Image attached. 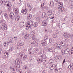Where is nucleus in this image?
<instances>
[{
	"instance_id": "43",
	"label": "nucleus",
	"mask_w": 73,
	"mask_h": 73,
	"mask_svg": "<svg viewBox=\"0 0 73 73\" xmlns=\"http://www.w3.org/2000/svg\"><path fill=\"white\" fill-rule=\"evenodd\" d=\"M73 65V64L72 63H71L70 64V65H69V66H70V68H72V66Z\"/></svg>"
},
{
	"instance_id": "46",
	"label": "nucleus",
	"mask_w": 73,
	"mask_h": 73,
	"mask_svg": "<svg viewBox=\"0 0 73 73\" xmlns=\"http://www.w3.org/2000/svg\"><path fill=\"white\" fill-rule=\"evenodd\" d=\"M71 54H72H72H73V48H72L71 49Z\"/></svg>"
},
{
	"instance_id": "24",
	"label": "nucleus",
	"mask_w": 73,
	"mask_h": 73,
	"mask_svg": "<svg viewBox=\"0 0 73 73\" xmlns=\"http://www.w3.org/2000/svg\"><path fill=\"white\" fill-rule=\"evenodd\" d=\"M38 23L37 22H35L34 24H33V26L35 27H37V26H38Z\"/></svg>"
},
{
	"instance_id": "54",
	"label": "nucleus",
	"mask_w": 73,
	"mask_h": 73,
	"mask_svg": "<svg viewBox=\"0 0 73 73\" xmlns=\"http://www.w3.org/2000/svg\"><path fill=\"white\" fill-rule=\"evenodd\" d=\"M0 3H1V4H3V3H4V2H3V1H1V0Z\"/></svg>"
},
{
	"instance_id": "6",
	"label": "nucleus",
	"mask_w": 73,
	"mask_h": 73,
	"mask_svg": "<svg viewBox=\"0 0 73 73\" xmlns=\"http://www.w3.org/2000/svg\"><path fill=\"white\" fill-rule=\"evenodd\" d=\"M5 5H7L8 7H12V4L9 1H6L5 2Z\"/></svg>"
},
{
	"instance_id": "44",
	"label": "nucleus",
	"mask_w": 73,
	"mask_h": 73,
	"mask_svg": "<svg viewBox=\"0 0 73 73\" xmlns=\"http://www.w3.org/2000/svg\"><path fill=\"white\" fill-rule=\"evenodd\" d=\"M27 55H25L24 57H23V58L25 60H26L27 58Z\"/></svg>"
},
{
	"instance_id": "40",
	"label": "nucleus",
	"mask_w": 73,
	"mask_h": 73,
	"mask_svg": "<svg viewBox=\"0 0 73 73\" xmlns=\"http://www.w3.org/2000/svg\"><path fill=\"white\" fill-rule=\"evenodd\" d=\"M27 13V9H25L24 10V14H26Z\"/></svg>"
},
{
	"instance_id": "39",
	"label": "nucleus",
	"mask_w": 73,
	"mask_h": 73,
	"mask_svg": "<svg viewBox=\"0 0 73 73\" xmlns=\"http://www.w3.org/2000/svg\"><path fill=\"white\" fill-rule=\"evenodd\" d=\"M62 5V3L61 2H60V3H58V6H60V5Z\"/></svg>"
},
{
	"instance_id": "49",
	"label": "nucleus",
	"mask_w": 73,
	"mask_h": 73,
	"mask_svg": "<svg viewBox=\"0 0 73 73\" xmlns=\"http://www.w3.org/2000/svg\"><path fill=\"white\" fill-rule=\"evenodd\" d=\"M70 8H73V3H71V5H70Z\"/></svg>"
},
{
	"instance_id": "21",
	"label": "nucleus",
	"mask_w": 73,
	"mask_h": 73,
	"mask_svg": "<svg viewBox=\"0 0 73 73\" xmlns=\"http://www.w3.org/2000/svg\"><path fill=\"white\" fill-rule=\"evenodd\" d=\"M41 58V60H42V62L43 61L44 62H45L46 61V59L45 58Z\"/></svg>"
},
{
	"instance_id": "22",
	"label": "nucleus",
	"mask_w": 73,
	"mask_h": 73,
	"mask_svg": "<svg viewBox=\"0 0 73 73\" xmlns=\"http://www.w3.org/2000/svg\"><path fill=\"white\" fill-rule=\"evenodd\" d=\"M38 64H41V62H42V60H41V58H38Z\"/></svg>"
},
{
	"instance_id": "32",
	"label": "nucleus",
	"mask_w": 73,
	"mask_h": 73,
	"mask_svg": "<svg viewBox=\"0 0 73 73\" xmlns=\"http://www.w3.org/2000/svg\"><path fill=\"white\" fill-rule=\"evenodd\" d=\"M48 52H53V50L52 48H50L48 50Z\"/></svg>"
},
{
	"instance_id": "62",
	"label": "nucleus",
	"mask_w": 73,
	"mask_h": 73,
	"mask_svg": "<svg viewBox=\"0 0 73 73\" xmlns=\"http://www.w3.org/2000/svg\"><path fill=\"white\" fill-rule=\"evenodd\" d=\"M55 69V70H56V71H57V67H56V66H55V67H54Z\"/></svg>"
},
{
	"instance_id": "53",
	"label": "nucleus",
	"mask_w": 73,
	"mask_h": 73,
	"mask_svg": "<svg viewBox=\"0 0 73 73\" xmlns=\"http://www.w3.org/2000/svg\"><path fill=\"white\" fill-rule=\"evenodd\" d=\"M20 55L21 56V57H23V54H21V53H20Z\"/></svg>"
},
{
	"instance_id": "33",
	"label": "nucleus",
	"mask_w": 73,
	"mask_h": 73,
	"mask_svg": "<svg viewBox=\"0 0 73 73\" xmlns=\"http://www.w3.org/2000/svg\"><path fill=\"white\" fill-rule=\"evenodd\" d=\"M19 45L20 46H23L24 45V42H21L19 43Z\"/></svg>"
},
{
	"instance_id": "25",
	"label": "nucleus",
	"mask_w": 73,
	"mask_h": 73,
	"mask_svg": "<svg viewBox=\"0 0 73 73\" xmlns=\"http://www.w3.org/2000/svg\"><path fill=\"white\" fill-rule=\"evenodd\" d=\"M42 17L43 18H44L45 17V15H46V13L45 12H43L42 13Z\"/></svg>"
},
{
	"instance_id": "36",
	"label": "nucleus",
	"mask_w": 73,
	"mask_h": 73,
	"mask_svg": "<svg viewBox=\"0 0 73 73\" xmlns=\"http://www.w3.org/2000/svg\"><path fill=\"white\" fill-rule=\"evenodd\" d=\"M44 3H42L41 5V9L42 8H43V7L44 6Z\"/></svg>"
},
{
	"instance_id": "50",
	"label": "nucleus",
	"mask_w": 73,
	"mask_h": 73,
	"mask_svg": "<svg viewBox=\"0 0 73 73\" xmlns=\"http://www.w3.org/2000/svg\"><path fill=\"white\" fill-rule=\"evenodd\" d=\"M38 51H39V49H36L35 51L36 53H37Z\"/></svg>"
},
{
	"instance_id": "18",
	"label": "nucleus",
	"mask_w": 73,
	"mask_h": 73,
	"mask_svg": "<svg viewBox=\"0 0 73 73\" xmlns=\"http://www.w3.org/2000/svg\"><path fill=\"white\" fill-rule=\"evenodd\" d=\"M10 40L9 42L10 43H13V40L14 38H13V37H11L10 38Z\"/></svg>"
},
{
	"instance_id": "14",
	"label": "nucleus",
	"mask_w": 73,
	"mask_h": 73,
	"mask_svg": "<svg viewBox=\"0 0 73 73\" xmlns=\"http://www.w3.org/2000/svg\"><path fill=\"white\" fill-rule=\"evenodd\" d=\"M48 16V17L50 18V19H54V14H52L50 15H49Z\"/></svg>"
},
{
	"instance_id": "42",
	"label": "nucleus",
	"mask_w": 73,
	"mask_h": 73,
	"mask_svg": "<svg viewBox=\"0 0 73 73\" xmlns=\"http://www.w3.org/2000/svg\"><path fill=\"white\" fill-rule=\"evenodd\" d=\"M53 66L52 65V66H51V67L50 68V70H53V69H54V68H53Z\"/></svg>"
},
{
	"instance_id": "16",
	"label": "nucleus",
	"mask_w": 73,
	"mask_h": 73,
	"mask_svg": "<svg viewBox=\"0 0 73 73\" xmlns=\"http://www.w3.org/2000/svg\"><path fill=\"white\" fill-rule=\"evenodd\" d=\"M49 5L50 7H53L54 5V2L53 1H51Z\"/></svg>"
},
{
	"instance_id": "34",
	"label": "nucleus",
	"mask_w": 73,
	"mask_h": 73,
	"mask_svg": "<svg viewBox=\"0 0 73 73\" xmlns=\"http://www.w3.org/2000/svg\"><path fill=\"white\" fill-rule=\"evenodd\" d=\"M19 16H17V17L15 18V20L16 21H18V20H20V19L19 18Z\"/></svg>"
},
{
	"instance_id": "5",
	"label": "nucleus",
	"mask_w": 73,
	"mask_h": 73,
	"mask_svg": "<svg viewBox=\"0 0 73 73\" xmlns=\"http://www.w3.org/2000/svg\"><path fill=\"white\" fill-rule=\"evenodd\" d=\"M54 47L55 49H60L61 48V46L60 44H54Z\"/></svg>"
},
{
	"instance_id": "59",
	"label": "nucleus",
	"mask_w": 73,
	"mask_h": 73,
	"mask_svg": "<svg viewBox=\"0 0 73 73\" xmlns=\"http://www.w3.org/2000/svg\"><path fill=\"white\" fill-rule=\"evenodd\" d=\"M14 38H15V40H17V37H14Z\"/></svg>"
},
{
	"instance_id": "8",
	"label": "nucleus",
	"mask_w": 73,
	"mask_h": 73,
	"mask_svg": "<svg viewBox=\"0 0 73 73\" xmlns=\"http://www.w3.org/2000/svg\"><path fill=\"white\" fill-rule=\"evenodd\" d=\"M60 45L61 46H62L65 47L66 46V43L65 41H62L60 42Z\"/></svg>"
},
{
	"instance_id": "64",
	"label": "nucleus",
	"mask_w": 73,
	"mask_h": 73,
	"mask_svg": "<svg viewBox=\"0 0 73 73\" xmlns=\"http://www.w3.org/2000/svg\"><path fill=\"white\" fill-rule=\"evenodd\" d=\"M0 73H4V72L0 70Z\"/></svg>"
},
{
	"instance_id": "31",
	"label": "nucleus",
	"mask_w": 73,
	"mask_h": 73,
	"mask_svg": "<svg viewBox=\"0 0 73 73\" xmlns=\"http://www.w3.org/2000/svg\"><path fill=\"white\" fill-rule=\"evenodd\" d=\"M32 48H31L30 49H29L28 51L30 53V54H32Z\"/></svg>"
},
{
	"instance_id": "13",
	"label": "nucleus",
	"mask_w": 73,
	"mask_h": 73,
	"mask_svg": "<svg viewBox=\"0 0 73 73\" xmlns=\"http://www.w3.org/2000/svg\"><path fill=\"white\" fill-rule=\"evenodd\" d=\"M7 25H5L4 26H3L1 27V29L3 30V31H4L5 30H6L7 29Z\"/></svg>"
},
{
	"instance_id": "1",
	"label": "nucleus",
	"mask_w": 73,
	"mask_h": 73,
	"mask_svg": "<svg viewBox=\"0 0 73 73\" xmlns=\"http://www.w3.org/2000/svg\"><path fill=\"white\" fill-rule=\"evenodd\" d=\"M15 64L14 65L15 68L14 71H17V70H18L20 68V65L22 64V62L19 59H16L15 61Z\"/></svg>"
},
{
	"instance_id": "9",
	"label": "nucleus",
	"mask_w": 73,
	"mask_h": 73,
	"mask_svg": "<svg viewBox=\"0 0 73 73\" xmlns=\"http://www.w3.org/2000/svg\"><path fill=\"white\" fill-rule=\"evenodd\" d=\"M4 15L5 18L7 20V21H8V20H9V17L8 16V15L7 13H5L4 14Z\"/></svg>"
},
{
	"instance_id": "23",
	"label": "nucleus",
	"mask_w": 73,
	"mask_h": 73,
	"mask_svg": "<svg viewBox=\"0 0 73 73\" xmlns=\"http://www.w3.org/2000/svg\"><path fill=\"white\" fill-rule=\"evenodd\" d=\"M52 14V11L50 10V11H48L47 12V14L48 15V16L50 15H51Z\"/></svg>"
},
{
	"instance_id": "28",
	"label": "nucleus",
	"mask_w": 73,
	"mask_h": 73,
	"mask_svg": "<svg viewBox=\"0 0 73 73\" xmlns=\"http://www.w3.org/2000/svg\"><path fill=\"white\" fill-rule=\"evenodd\" d=\"M44 39L45 41H47L48 39V36L46 35H45Z\"/></svg>"
},
{
	"instance_id": "4",
	"label": "nucleus",
	"mask_w": 73,
	"mask_h": 73,
	"mask_svg": "<svg viewBox=\"0 0 73 73\" xmlns=\"http://www.w3.org/2000/svg\"><path fill=\"white\" fill-rule=\"evenodd\" d=\"M64 54H70V49L69 48H67V49H64Z\"/></svg>"
},
{
	"instance_id": "7",
	"label": "nucleus",
	"mask_w": 73,
	"mask_h": 73,
	"mask_svg": "<svg viewBox=\"0 0 73 73\" xmlns=\"http://www.w3.org/2000/svg\"><path fill=\"white\" fill-rule=\"evenodd\" d=\"M58 11H61V12H63L65 10L64 9V8L62 6H60L58 7Z\"/></svg>"
},
{
	"instance_id": "3",
	"label": "nucleus",
	"mask_w": 73,
	"mask_h": 73,
	"mask_svg": "<svg viewBox=\"0 0 73 73\" xmlns=\"http://www.w3.org/2000/svg\"><path fill=\"white\" fill-rule=\"evenodd\" d=\"M36 32L35 30L32 31L31 32L30 34L31 35L33 36L32 38L33 40H36V39L35 38V36L36 35Z\"/></svg>"
},
{
	"instance_id": "55",
	"label": "nucleus",
	"mask_w": 73,
	"mask_h": 73,
	"mask_svg": "<svg viewBox=\"0 0 73 73\" xmlns=\"http://www.w3.org/2000/svg\"><path fill=\"white\" fill-rule=\"evenodd\" d=\"M24 9H22L21 10V13H24Z\"/></svg>"
},
{
	"instance_id": "56",
	"label": "nucleus",
	"mask_w": 73,
	"mask_h": 73,
	"mask_svg": "<svg viewBox=\"0 0 73 73\" xmlns=\"http://www.w3.org/2000/svg\"><path fill=\"white\" fill-rule=\"evenodd\" d=\"M47 8H48V7L46 6H44V9H47Z\"/></svg>"
},
{
	"instance_id": "17",
	"label": "nucleus",
	"mask_w": 73,
	"mask_h": 73,
	"mask_svg": "<svg viewBox=\"0 0 73 73\" xmlns=\"http://www.w3.org/2000/svg\"><path fill=\"white\" fill-rule=\"evenodd\" d=\"M35 19L37 22H38V23L40 22V18L39 17H36Z\"/></svg>"
},
{
	"instance_id": "29",
	"label": "nucleus",
	"mask_w": 73,
	"mask_h": 73,
	"mask_svg": "<svg viewBox=\"0 0 73 73\" xmlns=\"http://www.w3.org/2000/svg\"><path fill=\"white\" fill-rule=\"evenodd\" d=\"M54 60L52 59H50L49 61V64H52V63H53V62Z\"/></svg>"
},
{
	"instance_id": "61",
	"label": "nucleus",
	"mask_w": 73,
	"mask_h": 73,
	"mask_svg": "<svg viewBox=\"0 0 73 73\" xmlns=\"http://www.w3.org/2000/svg\"><path fill=\"white\" fill-rule=\"evenodd\" d=\"M68 34H65V35L64 36H65V37H67H67H68Z\"/></svg>"
},
{
	"instance_id": "37",
	"label": "nucleus",
	"mask_w": 73,
	"mask_h": 73,
	"mask_svg": "<svg viewBox=\"0 0 73 73\" xmlns=\"http://www.w3.org/2000/svg\"><path fill=\"white\" fill-rule=\"evenodd\" d=\"M18 72H19L20 73H23V71L21 69H19L18 70Z\"/></svg>"
},
{
	"instance_id": "60",
	"label": "nucleus",
	"mask_w": 73,
	"mask_h": 73,
	"mask_svg": "<svg viewBox=\"0 0 73 73\" xmlns=\"http://www.w3.org/2000/svg\"><path fill=\"white\" fill-rule=\"evenodd\" d=\"M27 7H30V4H29V3H28L27 4Z\"/></svg>"
},
{
	"instance_id": "30",
	"label": "nucleus",
	"mask_w": 73,
	"mask_h": 73,
	"mask_svg": "<svg viewBox=\"0 0 73 73\" xmlns=\"http://www.w3.org/2000/svg\"><path fill=\"white\" fill-rule=\"evenodd\" d=\"M28 37H29V34H27L25 35V36H24V38L25 39H27L28 38Z\"/></svg>"
},
{
	"instance_id": "10",
	"label": "nucleus",
	"mask_w": 73,
	"mask_h": 73,
	"mask_svg": "<svg viewBox=\"0 0 73 73\" xmlns=\"http://www.w3.org/2000/svg\"><path fill=\"white\" fill-rule=\"evenodd\" d=\"M14 12L15 14H18L19 13V11L18 8H15L14 10Z\"/></svg>"
},
{
	"instance_id": "15",
	"label": "nucleus",
	"mask_w": 73,
	"mask_h": 73,
	"mask_svg": "<svg viewBox=\"0 0 73 73\" xmlns=\"http://www.w3.org/2000/svg\"><path fill=\"white\" fill-rule=\"evenodd\" d=\"M56 57L57 58H58L59 60H60L62 58V56L60 55H57Z\"/></svg>"
},
{
	"instance_id": "2",
	"label": "nucleus",
	"mask_w": 73,
	"mask_h": 73,
	"mask_svg": "<svg viewBox=\"0 0 73 73\" xmlns=\"http://www.w3.org/2000/svg\"><path fill=\"white\" fill-rule=\"evenodd\" d=\"M33 21H29L27 23L26 26V28H28L27 29H27H28V28H32V26H33Z\"/></svg>"
},
{
	"instance_id": "20",
	"label": "nucleus",
	"mask_w": 73,
	"mask_h": 73,
	"mask_svg": "<svg viewBox=\"0 0 73 73\" xmlns=\"http://www.w3.org/2000/svg\"><path fill=\"white\" fill-rule=\"evenodd\" d=\"M8 53L7 52H5L4 53V55L5 56V58H8Z\"/></svg>"
},
{
	"instance_id": "63",
	"label": "nucleus",
	"mask_w": 73,
	"mask_h": 73,
	"mask_svg": "<svg viewBox=\"0 0 73 73\" xmlns=\"http://www.w3.org/2000/svg\"><path fill=\"white\" fill-rule=\"evenodd\" d=\"M55 1L57 3H59V1H60V0H55Z\"/></svg>"
},
{
	"instance_id": "12",
	"label": "nucleus",
	"mask_w": 73,
	"mask_h": 73,
	"mask_svg": "<svg viewBox=\"0 0 73 73\" xmlns=\"http://www.w3.org/2000/svg\"><path fill=\"white\" fill-rule=\"evenodd\" d=\"M42 26H46L47 23L45 20H43L42 23Z\"/></svg>"
},
{
	"instance_id": "47",
	"label": "nucleus",
	"mask_w": 73,
	"mask_h": 73,
	"mask_svg": "<svg viewBox=\"0 0 73 73\" xmlns=\"http://www.w3.org/2000/svg\"><path fill=\"white\" fill-rule=\"evenodd\" d=\"M10 18L11 19H13L14 17L13 16H10Z\"/></svg>"
},
{
	"instance_id": "11",
	"label": "nucleus",
	"mask_w": 73,
	"mask_h": 73,
	"mask_svg": "<svg viewBox=\"0 0 73 73\" xmlns=\"http://www.w3.org/2000/svg\"><path fill=\"white\" fill-rule=\"evenodd\" d=\"M41 44H42V46H44L46 45V40H42L41 42Z\"/></svg>"
},
{
	"instance_id": "41",
	"label": "nucleus",
	"mask_w": 73,
	"mask_h": 73,
	"mask_svg": "<svg viewBox=\"0 0 73 73\" xmlns=\"http://www.w3.org/2000/svg\"><path fill=\"white\" fill-rule=\"evenodd\" d=\"M27 68V66H25L23 67V69H26Z\"/></svg>"
},
{
	"instance_id": "19",
	"label": "nucleus",
	"mask_w": 73,
	"mask_h": 73,
	"mask_svg": "<svg viewBox=\"0 0 73 73\" xmlns=\"http://www.w3.org/2000/svg\"><path fill=\"white\" fill-rule=\"evenodd\" d=\"M32 18V15L29 14L27 16V19L28 20H30Z\"/></svg>"
},
{
	"instance_id": "45",
	"label": "nucleus",
	"mask_w": 73,
	"mask_h": 73,
	"mask_svg": "<svg viewBox=\"0 0 73 73\" xmlns=\"http://www.w3.org/2000/svg\"><path fill=\"white\" fill-rule=\"evenodd\" d=\"M14 15V13H13V12H11L9 16H13Z\"/></svg>"
},
{
	"instance_id": "51",
	"label": "nucleus",
	"mask_w": 73,
	"mask_h": 73,
	"mask_svg": "<svg viewBox=\"0 0 73 73\" xmlns=\"http://www.w3.org/2000/svg\"><path fill=\"white\" fill-rule=\"evenodd\" d=\"M3 45L4 46H5V47L7 46L6 45V43H5V42L3 44Z\"/></svg>"
},
{
	"instance_id": "38",
	"label": "nucleus",
	"mask_w": 73,
	"mask_h": 73,
	"mask_svg": "<svg viewBox=\"0 0 73 73\" xmlns=\"http://www.w3.org/2000/svg\"><path fill=\"white\" fill-rule=\"evenodd\" d=\"M52 36L53 38H56V37H57V35L56 34H53L52 35Z\"/></svg>"
},
{
	"instance_id": "27",
	"label": "nucleus",
	"mask_w": 73,
	"mask_h": 73,
	"mask_svg": "<svg viewBox=\"0 0 73 73\" xmlns=\"http://www.w3.org/2000/svg\"><path fill=\"white\" fill-rule=\"evenodd\" d=\"M20 25L21 27H24V22H21L20 23Z\"/></svg>"
},
{
	"instance_id": "52",
	"label": "nucleus",
	"mask_w": 73,
	"mask_h": 73,
	"mask_svg": "<svg viewBox=\"0 0 73 73\" xmlns=\"http://www.w3.org/2000/svg\"><path fill=\"white\" fill-rule=\"evenodd\" d=\"M65 59H64V60H63V62L62 63V64H64V63H65Z\"/></svg>"
},
{
	"instance_id": "57",
	"label": "nucleus",
	"mask_w": 73,
	"mask_h": 73,
	"mask_svg": "<svg viewBox=\"0 0 73 73\" xmlns=\"http://www.w3.org/2000/svg\"><path fill=\"white\" fill-rule=\"evenodd\" d=\"M54 20H53V19H52V20L51 21V23L52 24H53V21H54Z\"/></svg>"
},
{
	"instance_id": "58",
	"label": "nucleus",
	"mask_w": 73,
	"mask_h": 73,
	"mask_svg": "<svg viewBox=\"0 0 73 73\" xmlns=\"http://www.w3.org/2000/svg\"><path fill=\"white\" fill-rule=\"evenodd\" d=\"M54 20H53V19H52V20L51 21V23L52 24H53V21H54Z\"/></svg>"
},
{
	"instance_id": "35",
	"label": "nucleus",
	"mask_w": 73,
	"mask_h": 73,
	"mask_svg": "<svg viewBox=\"0 0 73 73\" xmlns=\"http://www.w3.org/2000/svg\"><path fill=\"white\" fill-rule=\"evenodd\" d=\"M9 50L10 52H12L13 50V48L12 47H10Z\"/></svg>"
},
{
	"instance_id": "48",
	"label": "nucleus",
	"mask_w": 73,
	"mask_h": 73,
	"mask_svg": "<svg viewBox=\"0 0 73 73\" xmlns=\"http://www.w3.org/2000/svg\"><path fill=\"white\" fill-rule=\"evenodd\" d=\"M9 42H6L5 43V44H6V46H8V44H9Z\"/></svg>"
},
{
	"instance_id": "26",
	"label": "nucleus",
	"mask_w": 73,
	"mask_h": 73,
	"mask_svg": "<svg viewBox=\"0 0 73 73\" xmlns=\"http://www.w3.org/2000/svg\"><path fill=\"white\" fill-rule=\"evenodd\" d=\"M54 41V39L52 38H50L49 39L50 43H51V42H52V41Z\"/></svg>"
}]
</instances>
